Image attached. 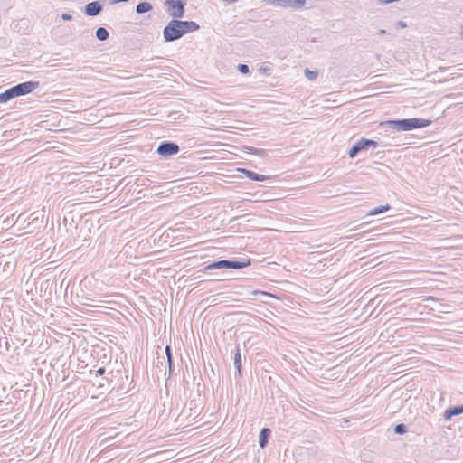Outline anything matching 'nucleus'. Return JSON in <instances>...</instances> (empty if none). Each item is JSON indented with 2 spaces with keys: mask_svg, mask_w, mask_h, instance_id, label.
<instances>
[{
  "mask_svg": "<svg viewBox=\"0 0 463 463\" xmlns=\"http://www.w3.org/2000/svg\"><path fill=\"white\" fill-rule=\"evenodd\" d=\"M396 26L397 27H400V28H405L407 26V24L403 21H399L397 24H396Z\"/></svg>",
  "mask_w": 463,
  "mask_h": 463,
  "instance_id": "nucleus-26",
  "label": "nucleus"
},
{
  "mask_svg": "<svg viewBox=\"0 0 463 463\" xmlns=\"http://www.w3.org/2000/svg\"><path fill=\"white\" fill-rule=\"evenodd\" d=\"M260 71H263L264 73H266L267 71H269V68H263V67H261V68L260 69Z\"/></svg>",
  "mask_w": 463,
  "mask_h": 463,
  "instance_id": "nucleus-30",
  "label": "nucleus"
},
{
  "mask_svg": "<svg viewBox=\"0 0 463 463\" xmlns=\"http://www.w3.org/2000/svg\"><path fill=\"white\" fill-rule=\"evenodd\" d=\"M233 364L237 371V374L241 377V354L240 346L237 345L233 354Z\"/></svg>",
  "mask_w": 463,
  "mask_h": 463,
  "instance_id": "nucleus-13",
  "label": "nucleus"
},
{
  "mask_svg": "<svg viewBox=\"0 0 463 463\" xmlns=\"http://www.w3.org/2000/svg\"><path fill=\"white\" fill-rule=\"evenodd\" d=\"M385 33H386V31L384 29H381V30L378 31V34L379 35H383Z\"/></svg>",
  "mask_w": 463,
  "mask_h": 463,
  "instance_id": "nucleus-29",
  "label": "nucleus"
},
{
  "mask_svg": "<svg viewBox=\"0 0 463 463\" xmlns=\"http://www.w3.org/2000/svg\"><path fill=\"white\" fill-rule=\"evenodd\" d=\"M213 280H214V281H222V280H224V279H213Z\"/></svg>",
  "mask_w": 463,
  "mask_h": 463,
  "instance_id": "nucleus-31",
  "label": "nucleus"
},
{
  "mask_svg": "<svg viewBox=\"0 0 463 463\" xmlns=\"http://www.w3.org/2000/svg\"><path fill=\"white\" fill-rule=\"evenodd\" d=\"M181 18L172 19L163 29L165 42L170 43L182 38L184 35L200 29L194 21H183Z\"/></svg>",
  "mask_w": 463,
  "mask_h": 463,
  "instance_id": "nucleus-1",
  "label": "nucleus"
},
{
  "mask_svg": "<svg viewBox=\"0 0 463 463\" xmlns=\"http://www.w3.org/2000/svg\"><path fill=\"white\" fill-rule=\"evenodd\" d=\"M463 413V404L458 406L449 407L444 411V419L445 420H450L454 416H458Z\"/></svg>",
  "mask_w": 463,
  "mask_h": 463,
  "instance_id": "nucleus-11",
  "label": "nucleus"
},
{
  "mask_svg": "<svg viewBox=\"0 0 463 463\" xmlns=\"http://www.w3.org/2000/svg\"><path fill=\"white\" fill-rule=\"evenodd\" d=\"M267 3L283 8L299 9L306 4L305 0H267Z\"/></svg>",
  "mask_w": 463,
  "mask_h": 463,
  "instance_id": "nucleus-7",
  "label": "nucleus"
},
{
  "mask_svg": "<svg viewBox=\"0 0 463 463\" xmlns=\"http://www.w3.org/2000/svg\"><path fill=\"white\" fill-rule=\"evenodd\" d=\"M238 171L244 174L248 178H250V180H253V181L263 182V181L269 179V176H268V175H260V174L255 173L251 170H248L245 168H239Z\"/></svg>",
  "mask_w": 463,
  "mask_h": 463,
  "instance_id": "nucleus-10",
  "label": "nucleus"
},
{
  "mask_svg": "<svg viewBox=\"0 0 463 463\" xmlns=\"http://www.w3.org/2000/svg\"><path fill=\"white\" fill-rule=\"evenodd\" d=\"M106 373V369L104 367H100L98 371H97V374L98 375H103L104 373Z\"/></svg>",
  "mask_w": 463,
  "mask_h": 463,
  "instance_id": "nucleus-27",
  "label": "nucleus"
},
{
  "mask_svg": "<svg viewBox=\"0 0 463 463\" xmlns=\"http://www.w3.org/2000/svg\"><path fill=\"white\" fill-rule=\"evenodd\" d=\"M179 146L173 141H163L156 148V153L163 158H168L171 156L178 154Z\"/></svg>",
  "mask_w": 463,
  "mask_h": 463,
  "instance_id": "nucleus-6",
  "label": "nucleus"
},
{
  "mask_svg": "<svg viewBox=\"0 0 463 463\" xmlns=\"http://www.w3.org/2000/svg\"><path fill=\"white\" fill-rule=\"evenodd\" d=\"M39 85H40L39 81H32V80L24 81V82L15 85L18 97L31 93L35 89H37L39 87Z\"/></svg>",
  "mask_w": 463,
  "mask_h": 463,
  "instance_id": "nucleus-8",
  "label": "nucleus"
},
{
  "mask_svg": "<svg viewBox=\"0 0 463 463\" xmlns=\"http://www.w3.org/2000/svg\"><path fill=\"white\" fill-rule=\"evenodd\" d=\"M238 71L242 74H248L250 72L249 66L247 64H239Z\"/></svg>",
  "mask_w": 463,
  "mask_h": 463,
  "instance_id": "nucleus-22",
  "label": "nucleus"
},
{
  "mask_svg": "<svg viewBox=\"0 0 463 463\" xmlns=\"http://www.w3.org/2000/svg\"><path fill=\"white\" fill-rule=\"evenodd\" d=\"M95 35H96V38L101 42L108 40V38L109 37V33L108 30L104 27H99L96 30Z\"/></svg>",
  "mask_w": 463,
  "mask_h": 463,
  "instance_id": "nucleus-16",
  "label": "nucleus"
},
{
  "mask_svg": "<svg viewBox=\"0 0 463 463\" xmlns=\"http://www.w3.org/2000/svg\"><path fill=\"white\" fill-rule=\"evenodd\" d=\"M431 124V120L425 118H402L382 121L380 127L383 129H390L397 132L410 131L423 128Z\"/></svg>",
  "mask_w": 463,
  "mask_h": 463,
  "instance_id": "nucleus-2",
  "label": "nucleus"
},
{
  "mask_svg": "<svg viewBox=\"0 0 463 463\" xmlns=\"http://www.w3.org/2000/svg\"><path fill=\"white\" fill-rule=\"evenodd\" d=\"M305 76L310 80H314L317 78L318 76V72L317 71H310L308 69H306L305 71Z\"/></svg>",
  "mask_w": 463,
  "mask_h": 463,
  "instance_id": "nucleus-19",
  "label": "nucleus"
},
{
  "mask_svg": "<svg viewBox=\"0 0 463 463\" xmlns=\"http://www.w3.org/2000/svg\"><path fill=\"white\" fill-rule=\"evenodd\" d=\"M109 1H110V4L114 5V4H118V3L128 2L129 0H109Z\"/></svg>",
  "mask_w": 463,
  "mask_h": 463,
  "instance_id": "nucleus-28",
  "label": "nucleus"
},
{
  "mask_svg": "<svg viewBox=\"0 0 463 463\" xmlns=\"http://www.w3.org/2000/svg\"><path fill=\"white\" fill-rule=\"evenodd\" d=\"M407 432V427L403 423L397 424L394 427V433L398 435H403Z\"/></svg>",
  "mask_w": 463,
  "mask_h": 463,
  "instance_id": "nucleus-18",
  "label": "nucleus"
},
{
  "mask_svg": "<svg viewBox=\"0 0 463 463\" xmlns=\"http://www.w3.org/2000/svg\"><path fill=\"white\" fill-rule=\"evenodd\" d=\"M166 358H167V364H168V371H169V377L174 372V359L172 354V348L170 345H166L165 348Z\"/></svg>",
  "mask_w": 463,
  "mask_h": 463,
  "instance_id": "nucleus-15",
  "label": "nucleus"
},
{
  "mask_svg": "<svg viewBox=\"0 0 463 463\" xmlns=\"http://www.w3.org/2000/svg\"><path fill=\"white\" fill-rule=\"evenodd\" d=\"M61 18L64 21H70L72 19V16L70 14H62Z\"/></svg>",
  "mask_w": 463,
  "mask_h": 463,
  "instance_id": "nucleus-25",
  "label": "nucleus"
},
{
  "mask_svg": "<svg viewBox=\"0 0 463 463\" xmlns=\"http://www.w3.org/2000/svg\"><path fill=\"white\" fill-rule=\"evenodd\" d=\"M152 9H153V6L149 2L142 1V2L138 3L137 5L136 6V13L141 14L150 12Z\"/></svg>",
  "mask_w": 463,
  "mask_h": 463,
  "instance_id": "nucleus-14",
  "label": "nucleus"
},
{
  "mask_svg": "<svg viewBox=\"0 0 463 463\" xmlns=\"http://www.w3.org/2000/svg\"><path fill=\"white\" fill-rule=\"evenodd\" d=\"M165 5L168 7V14L173 19L183 18L184 16L185 0H165Z\"/></svg>",
  "mask_w": 463,
  "mask_h": 463,
  "instance_id": "nucleus-5",
  "label": "nucleus"
},
{
  "mask_svg": "<svg viewBox=\"0 0 463 463\" xmlns=\"http://www.w3.org/2000/svg\"><path fill=\"white\" fill-rule=\"evenodd\" d=\"M251 264V260L249 259L243 260H222L213 261L204 268L201 271L205 272L213 269H241Z\"/></svg>",
  "mask_w": 463,
  "mask_h": 463,
  "instance_id": "nucleus-3",
  "label": "nucleus"
},
{
  "mask_svg": "<svg viewBox=\"0 0 463 463\" xmlns=\"http://www.w3.org/2000/svg\"><path fill=\"white\" fill-rule=\"evenodd\" d=\"M271 430L269 428H262L259 434V445L261 449L267 447L270 439Z\"/></svg>",
  "mask_w": 463,
  "mask_h": 463,
  "instance_id": "nucleus-12",
  "label": "nucleus"
},
{
  "mask_svg": "<svg viewBox=\"0 0 463 463\" xmlns=\"http://www.w3.org/2000/svg\"><path fill=\"white\" fill-rule=\"evenodd\" d=\"M390 209H391V206L389 204L380 205V206L375 207L373 210H371L367 213V215H369V216L378 215V214H381V213H383L387 212Z\"/></svg>",
  "mask_w": 463,
  "mask_h": 463,
  "instance_id": "nucleus-17",
  "label": "nucleus"
},
{
  "mask_svg": "<svg viewBox=\"0 0 463 463\" xmlns=\"http://www.w3.org/2000/svg\"><path fill=\"white\" fill-rule=\"evenodd\" d=\"M11 100L8 93L5 91L0 93V103H5L7 101Z\"/></svg>",
  "mask_w": 463,
  "mask_h": 463,
  "instance_id": "nucleus-24",
  "label": "nucleus"
},
{
  "mask_svg": "<svg viewBox=\"0 0 463 463\" xmlns=\"http://www.w3.org/2000/svg\"><path fill=\"white\" fill-rule=\"evenodd\" d=\"M251 294L253 296H261V297H265V298H271L273 297L271 294L266 292V291H261V290H254L251 292Z\"/></svg>",
  "mask_w": 463,
  "mask_h": 463,
  "instance_id": "nucleus-21",
  "label": "nucleus"
},
{
  "mask_svg": "<svg viewBox=\"0 0 463 463\" xmlns=\"http://www.w3.org/2000/svg\"><path fill=\"white\" fill-rule=\"evenodd\" d=\"M247 149H249L253 154L258 155V156H263L265 154V150L261 149V148H255L252 146H249V147H247Z\"/></svg>",
  "mask_w": 463,
  "mask_h": 463,
  "instance_id": "nucleus-23",
  "label": "nucleus"
},
{
  "mask_svg": "<svg viewBox=\"0 0 463 463\" xmlns=\"http://www.w3.org/2000/svg\"><path fill=\"white\" fill-rule=\"evenodd\" d=\"M6 92L8 93V95H9L11 99H14V98L18 97L17 90H16V86H13V87L7 89Z\"/></svg>",
  "mask_w": 463,
  "mask_h": 463,
  "instance_id": "nucleus-20",
  "label": "nucleus"
},
{
  "mask_svg": "<svg viewBox=\"0 0 463 463\" xmlns=\"http://www.w3.org/2000/svg\"><path fill=\"white\" fill-rule=\"evenodd\" d=\"M103 9V5L99 1H92L84 6V14L87 16H97Z\"/></svg>",
  "mask_w": 463,
  "mask_h": 463,
  "instance_id": "nucleus-9",
  "label": "nucleus"
},
{
  "mask_svg": "<svg viewBox=\"0 0 463 463\" xmlns=\"http://www.w3.org/2000/svg\"><path fill=\"white\" fill-rule=\"evenodd\" d=\"M377 146L378 143L376 141L362 137L349 149L348 156L353 159L358 155V153L367 151L371 147L376 148Z\"/></svg>",
  "mask_w": 463,
  "mask_h": 463,
  "instance_id": "nucleus-4",
  "label": "nucleus"
}]
</instances>
